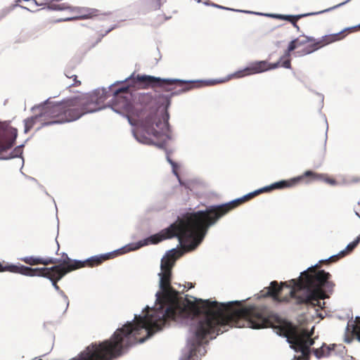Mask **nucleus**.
<instances>
[{
    "label": "nucleus",
    "mask_w": 360,
    "mask_h": 360,
    "mask_svg": "<svg viewBox=\"0 0 360 360\" xmlns=\"http://www.w3.org/2000/svg\"><path fill=\"white\" fill-rule=\"evenodd\" d=\"M321 181L331 186L338 184V181L326 174L317 173L311 170L304 172L302 175L289 180H283L272 184L254 192L250 193L240 198L220 205H213L204 211L188 213L182 219H178L167 228V239L177 237L181 245V250L174 249L169 257L176 259L186 252L193 250L202 242L208 229L214 225L221 217L231 210L255 196L274 189H283L293 187L301 181L309 184L312 181Z\"/></svg>",
    "instance_id": "f257e3e1"
},
{
    "label": "nucleus",
    "mask_w": 360,
    "mask_h": 360,
    "mask_svg": "<svg viewBox=\"0 0 360 360\" xmlns=\"http://www.w3.org/2000/svg\"><path fill=\"white\" fill-rule=\"evenodd\" d=\"M330 274L316 267H310L302 272L297 280L292 279L279 284L274 281L270 285L260 291V297H271L274 302H288L294 298L297 304L320 307L321 300L326 298L322 288H333L334 284L329 281Z\"/></svg>",
    "instance_id": "f03ea898"
},
{
    "label": "nucleus",
    "mask_w": 360,
    "mask_h": 360,
    "mask_svg": "<svg viewBox=\"0 0 360 360\" xmlns=\"http://www.w3.org/2000/svg\"><path fill=\"white\" fill-rule=\"evenodd\" d=\"M108 98L105 89H98L91 93L67 98L61 102L44 105L39 115L25 120V133H28L37 123L38 129L44 126L70 122L85 114L94 112L104 108Z\"/></svg>",
    "instance_id": "7ed1b4c3"
},
{
    "label": "nucleus",
    "mask_w": 360,
    "mask_h": 360,
    "mask_svg": "<svg viewBox=\"0 0 360 360\" xmlns=\"http://www.w3.org/2000/svg\"><path fill=\"white\" fill-rule=\"evenodd\" d=\"M129 86H122L113 92L112 108L117 112L125 114L131 124L134 120L149 136L160 139L167 136L169 123L158 114L159 105L156 98L150 94H141L134 103L130 101Z\"/></svg>",
    "instance_id": "20e7f679"
},
{
    "label": "nucleus",
    "mask_w": 360,
    "mask_h": 360,
    "mask_svg": "<svg viewBox=\"0 0 360 360\" xmlns=\"http://www.w3.org/2000/svg\"><path fill=\"white\" fill-rule=\"evenodd\" d=\"M352 29L348 28L338 33L327 34L319 39L307 36H300L290 42L285 53L276 63H269L266 60L255 61L250 63L245 68L234 72L231 77L241 78L276 69L280 66L290 69L291 68L290 52L295 51V54L297 56H304L310 54L322 47L342 40L346 36L345 32Z\"/></svg>",
    "instance_id": "39448f33"
},
{
    "label": "nucleus",
    "mask_w": 360,
    "mask_h": 360,
    "mask_svg": "<svg viewBox=\"0 0 360 360\" xmlns=\"http://www.w3.org/2000/svg\"><path fill=\"white\" fill-rule=\"evenodd\" d=\"M134 82L142 85L143 89L151 88L158 91V90L169 92L173 91L176 87L180 89L174 94L184 93L191 89L201 86L199 82L184 81L176 79H162L150 75H138L134 78Z\"/></svg>",
    "instance_id": "423d86ee"
},
{
    "label": "nucleus",
    "mask_w": 360,
    "mask_h": 360,
    "mask_svg": "<svg viewBox=\"0 0 360 360\" xmlns=\"http://www.w3.org/2000/svg\"><path fill=\"white\" fill-rule=\"evenodd\" d=\"M110 258V255H103L100 256H94L86 260H76L70 259L66 253H63L60 258H50V264H53L51 267H48L52 271H62L67 274L72 271L84 268L94 267L101 264L104 261Z\"/></svg>",
    "instance_id": "0eeeda50"
},
{
    "label": "nucleus",
    "mask_w": 360,
    "mask_h": 360,
    "mask_svg": "<svg viewBox=\"0 0 360 360\" xmlns=\"http://www.w3.org/2000/svg\"><path fill=\"white\" fill-rule=\"evenodd\" d=\"M18 136V130L12 127L5 126L0 122V155L2 159L17 157L22 153L21 147L15 148L9 157L4 156L3 153L11 148Z\"/></svg>",
    "instance_id": "6e6552de"
},
{
    "label": "nucleus",
    "mask_w": 360,
    "mask_h": 360,
    "mask_svg": "<svg viewBox=\"0 0 360 360\" xmlns=\"http://www.w3.org/2000/svg\"><path fill=\"white\" fill-rule=\"evenodd\" d=\"M48 8L56 11L68 10L70 12L77 14V15L68 18V20H84L96 18L103 13L97 8L89 7H72L68 4L59 3L58 1L51 2Z\"/></svg>",
    "instance_id": "1a4fd4ad"
},
{
    "label": "nucleus",
    "mask_w": 360,
    "mask_h": 360,
    "mask_svg": "<svg viewBox=\"0 0 360 360\" xmlns=\"http://www.w3.org/2000/svg\"><path fill=\"white\" fill-rule=\"evenodd\" d=\"M66 274H64V271H52L50 270V269H48V267H42L34 269L32 268L30 275H28V276H41L46 278L51 281L53 286L56 290H60L58 281H59Z\"/></svg>",
    "instance_id": "9d476101"
},
{
    "label": "nucleus",
    "mask_w": 360,
    "mask_h": 360,
    "mask_svg": "<svg viewBox=\"0 0 360 360\" xmlns=\"http://www.w3.org/2000/svg\"><path fill=\"white\" fill-rule=\"evenodd\" d=\"M350 0H345V1L332 7V8H330L328 9H326L325 11H320V12H317V13H308V14H304V15H280V14H276V15H274L273 17L275 18H277V19H280V20H288L289 22H290L293 27H295L298 31L300 30V27L298 26L297 22L298 20H300V18H302V17H304V16H307V15H314V14H319V13H323L325 11H330L333 8H335L337 7H339L342 5H344L345 4L349 2Z\"/></svg>",
    "instance_id": "9b49d317"
},
{
    "label": "nucleus",
    "mask_w": 360,
    "mask_h": 360,
    "mask_svg": "<svg viewBox=\"0 0 360 360\" xmlns=\"http://www.w3.org/2000/svg\"><path fill=\"white\" fill-rule=\"evenodd\" d=\"M9 271L11 273L20 274L28 276L30 275L32 268L24 265L4 264L0 262V272Z\"/></svg>",
    "instance_id": "f8f14e48"
},
{
    "label": "nucleus",
    "mask_w": 360,
    "mask_h": 360,
    "mask_svg": "<svg viewBox=\"0 0 360 360\" xmlns=\"http://www.w3.org/2000/svg\"><path fill=\"white\" fill-rule=\"evenodd\" d=\"M161 6L162 0H142L140 4V11L146 14L160 9Z\"/></svg>",
    "instance_id": "ddd939ff"
},
{
    "label": "nucleus",
    "mask_w": 360,
    "mask_h": 360,
    "mask_svg": "<svg viewBox=\"0 0 360 360\" xmlns=\"http://www.w3.org/2000/svg\"><path fill=\"white\" fill-rule=\"evenodd\" d=\"M22 262H25L27 264H29L30 266H34V265H39V264H43L44 266H47L49 264V262H53L52 261L49 260V257L47 258H41L39 257H34V256H29V257H25L20 259Z\"/></svg>",
    "instance_id": "4468645a"
},
{
    "label": "nucleus",
    "mask_w": 360,
    "mask_h": 360,
    "mask_svg": "<svg viewBox=\"0 0 360 360\" xmlns=\"http://www.w3.org/2000/svg\"><path fill=\"white\" fill-rule=\"evenodd\" d=\"M359 243V240L355 239L353 242L348 244L347 245L346 248L344 250L341 251L338 255L331 257L329 259V261L330 262H335L339 258L345 257L347 254L352 252L354 250V249L358 245Z\"/></svg>",
    "instance_id": "2eb2a0df"
},
{
    "label": "nucleus",
    "mask_w": 360,
    "mask_h": 360,
    "mask_svg": "<svg viewBox=\"0 0 360 360\" xmlns=\"http://www.w3.org/2000/svg\"><path fill=\"white\" fill-rule=\"evenodd\" d=\"M334 349V346H327L326 344H323L320 348L316 349L314 350V355L318 358L321 359L323 357L328 356L331 352Z\"/></svg>",
    "instance_id": "dca6fc26"
},
{
    "label": "nucleus",
    "mask_w": 360,
    "mask_h": 360,
    "mask_svg": "<svg viewBox=\"0 0 360 360\" xmlns=\"http://www.w3.org/2000/svg\"><path fill=\"white\" fill-rule=\"evenodd\" d=\"M173 266V262L170 260L169 258H167L165 260H162L161 262V270L162 272H167L172 274V268Z\"/></svg>",
    "instance_id": "f3484780"
},
{
    "label": "nucleus",
    "mask_w": 360,
    "mask_h": 360,
    "mask_svg": "<svg viewBox=\"0 0 360 360\" xmlns=\"http://www.w3.org/2000/svg\"><path fill=\"white\" fill-rule=\"evenodd\" d=\"M65 76L69 79H72L73 83L70 86H78L81 85V82L77 79V76L72 72V70H66Z\"/></svg>",
    "instance_id": "a211bd4d"
},
{
    "label": "nucleus",
    "mask_w": 360,
    "mask_h": 360,
    "mask_svg": "<svg viewBox=\"0 0 360 360\" xmlns=\"http://www.w3.org/2000/svg\"><path fill=\"white\" fill-rule=\"evenodd\" d=\"M352 332L356 337V339L360 342V317H356Z\"/></svg>",
    "instance_id": "6ab92c4d"
},
{
    "label": "nucleus",
    "mask_w": 360,
    "mask_h": 360,
    "mask_svg": "<svg viewBox=\"0 0 360 360\" xmlns=\"http://www.w3.org/2000/svg\"><path fill=\"white\" fill-rule=\"evenodd\" d=\"M167 160L168 162L171 164V165L172 166V169H173V172L174 174H175V176H176V177L180 179V176L179 175V173L177 172L176 171V168H177V165L173 162L169 156H167Z\"/></svg>",
    "instance_id": "aec40b11"
},
{
    "label": "nucleus",
    "mask_w": 360,
    "mask_h": 360,
    "mask_svg": "<svg viewBox=\"0 0 360 360\" xmlns=\"http://www.w3.org/2000/svg\"><path fill=\"white\" fill-rule=\"evenodd\" d=\"M136 136V138L137 139V140H139L140 142H142V143H148V144H150L152 143V140L150 138H148V137H143L142 139H140L138 137V136L136 134H135Z\"/></svg>",
    "instance_id": "412c9836"
},
{
    "label": "nucleus",
    "mask_w": 360,
    "mask_h": 360,
    "mask_svg": "<svg viewBox=\"0 0 360 360\" xmlns=\"http://www.w3.org/2000/svg\"><path fill=\"white\" fill-rule=\"evenodd\" d=\"M193 355V350H191L190 352V354L186 358H185L184 359H182V360H191Z\"/></svg>",
    "instance_id": "4be33fe9"
},
{
    "label": "nucleus",
    "mask_w": 360,
    "mask_h": 360,
    "mask_svg": "<svg viewBox=\"0 0 360 360\" xmlns=\"http://www.w3.org/2000/svg\"><path fill=\"white\" fill-rule=\"evenodd\" d=\"M188 286H190V287H189L190 288H193V284H192V283L188 284Z\"/></svg>",
    "instance_id": "5701e85b"
},
{
    "label": "nucleus",
    "mask_w": 360,
    "mask_h": 360,
    "mask_svg": "<svg viewBox=\"0 0 360 360\" xmlns=\"http://www.w3.org/2000/svg\"><path fill=\"white\" fill-rule=\"evenodd\" d=\"M188 286H190V287H189L190 288H193V284H192V283L188 284Z\"/></svg>",
    "instance_id": "b1692460"
},
{
    "label": "nucleus",
    "mask_w": 360,
    "mask_h": 360,
    "mask_svg": "<svg viewBox=\"0 0 360 360\" xmlns=\"http://www.w3.org/2000/svg\"><path fill=\"white\" fill-rule=\"evenodd\" d=\"M356 239L359 240V242H360V235Z\"/></svg>",
    "instance_id": "393cba45"
},
{
    "label": "nucleus",
    "mask_w": 360,
    "mask_h": 360,
    "mask_svg": "<svg viewBox=\"0 0 360 360\" xmlns=\"http://www.w3.org/2000/svg\"><path fill=\"white\" fill-rule=\"evenodd\" d=\"M215 6L218 7V8H222L221 6H217V5H214Z\"/></svg>",
    "instance_id": "a878e982"
}]
</instances>
